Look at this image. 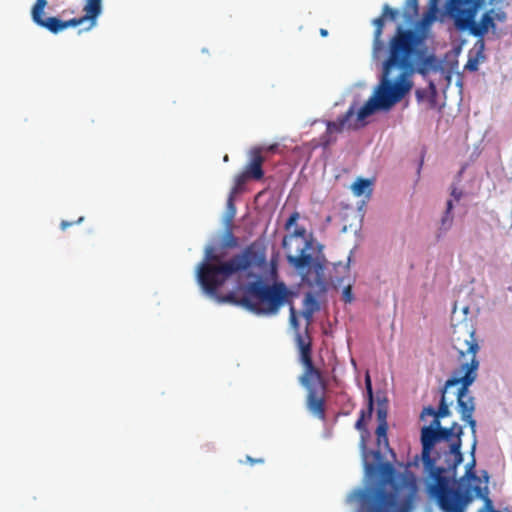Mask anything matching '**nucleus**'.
I'll list each match as a JSON object with an SVG mask.
<instances>
[{
	"label": "nucleus",
	"instance_id": "0e129e2a",
	"mask_svg": "<svg viewBox=\"0 0 512 512\" xmlns=\"http://www.w3.org/2000/svg\"><path fill=\"white\" fill-rule=\"evenodd\" d=\"M361 97L358 93L354 94L352 101H357V108H359Z\"/></svg>",
	"mask_w": 512,
	"mask_h": 512
},
{
	"label": "nucleus",
	"instance_id": "ea45409f",
	"mask_svg": "<svg viewBox=\"0 0 512 512\" xmlns=\"http://www.w3.org/2000/svg\"><path fill=\"white\" fill-rule=\"evenodd\" d=\"M464 423L468 425L471 431L472 440L477 439V421L474 416L467 418L466 420H462Z\"/></svg>",
	"mask_w": 512,
	"mask_h": 512
},
{
	"label": "nucleus",
	"instance_id": "6ab92c4d",
	"mask_svg": "<svg viewBox=\"0 0 512 512\" xmlns=\"http://www.w3.org/2000/svg\"><path fill=\"white\" fill-rule=\"evenodd\" d=\"M385 21L386 19L382 14L379 17L374 18L372 20V25L375 26L372 51V56L374 60H378L383 54L387 55V48L385 46L384 41L381 39Z\"/></svg>",
	"mask_w": 512,
	"mask_h": 512
},
{
	"label": "nucleus",
	"instance_id": "5fc2aeb1",
	"mask_svg": "<svg viewBox=\"0 0 512 512\" xmlns=\"http://www.w3.org/2000/svg\"><path fill=\"white\" fill-rule=\"evenodd\" d=\"M246 462L249 463L250 465L263 464L264 459L263 458H252L251 456H246Z\"/></svg>",
	"mask_w": 512,
	"mask_h": 512
},
{
	"label": "nucleus",
	"instance_id": "37998d69",
	"mask_svg": "<svg viewBox=\"0 0 512 512\" xmlns=\"http://www.w3.org/2000/svg\"><path fill=\"white\" fill-rule=\"evenodd\" d=\"M427 95H428V92L426 89L418 88L415 91V96L419 103L423 102L425 99H427Z\"/></svg>",
	"mask_w": 512,
	"mask_h": 512
},
{
	"label": "nucleus",
	"instance_id": "3c124183",
	"mask_svg": "<svg viewBox=\"0 0 512 512\" xmlns=\"http://www.w3.org/2000/svg\"><path fill=\"white\" fill-rule=\"evenodd\" d=\"M437 97H438V93L436 94H432V93H428L427 95V101L429 103V105L434 108L437 104Z\"/></svg>",
	"mask_w": 512,
	"mask_h": 512
},
{
	"label": "nucleus",
	"instance_id": "72a5a7b5",
	"mask_svg": "<svg viewBox=\"0 0 512 512\" xmlns=\"http://www.w3.org/2000/svg\"><path fill=\"white\" fill-rule=\"evenodd\" d=\"M455 386H459V383L452 377L450 376L446 381L445 383L443 384L442 387H440L439 389V394H440V397H446V394L448 392V390L452 387H455Z\"/></svg>",
	"mask_w": 512,
	"mask_h": 512
},
{
	"label": "nucleus",
	"instance_id": "13d9d810",
	"mask_svg": "<svg viewBox=\"0 0 512 512\" xmlns=\"http://www.w3.org/2000/svg\"><path fill=\"white\" fill-rule=\"evenodd\" d=\"M462 49L463 48H461V45L453 44L451 52L455 57H457L461 54Z\"/></svg>",
	"mask_w": 512,
	"mask_h": 512
},
{
	"label": "nucleus",
	"instance_id": "f704fd0d",
	"mask_svg": "<svg viewBox=\"0 0 512 512\" xmlns=\"http://www.w3.org/2000/svg\"><path fill=\"white\" fill-rule=\"evenodd\" d=\"M48 5L47 0H36L34 5L31 8V16L35 15L38 18L40 13H44L45 8Z\"/></svg>",
	"mask_w": 512,
	"mask_h": 512
},
{
	"label": "nucleus",
	"instance_id": "a18cd8bd",
	"mask_svg": "<svg viewBox=\"0 0 512 512\" xmlns=\"http://www.w3.org/2000/svg\"><path fill=\"white\" fill-rule=\"evenodd\" d=\"M247 178H250L249 175L247 174L246 171H244L243 173L237 175L235 177V183H236V186L239 187L241 186L242 184L245 183L246 179Z\"/></svg>",
	"mask_w": 512,
	"mask_h": 512
},
{
	"label": "nucleus",
	"instance_id": "dca6fc26",
	"mask_svg": "<svg viewBox=\"0 0 512 512\" xmlns=\"http://www.w3.org/2000/svg\"><path fill=\"white\" fill-rule=\"evenodd\" d=\"M427 417H432V420L429 424L423 425L420 428L419 436L421 447L424 448L425 452L430 446H432V444H434V440L444 427L441 423L442 418L436 416L435 414H426V418Z\"/></svg>",
	"mask_w": 512,
	"mask_h": 512
},
{
	"label": "nucleus",
	"instance_id": "9d476101",
	"mask_svg": "<svg viewBox=\"0 0 512 512\" xmlns=\"http://www.w3.org/2000/svg\"><path fill=\"white\" fill-rule=\"evenodd\" d=\"M84 15L79 18H73L67 21H63L57 17H44V13H40L38 18L32 15L33 22L39 27L45 28L51 33L57 34L68 27H76L83 24L85 21L90 23L89 28L91 29L96 26L97 18L102 13V0H86L83 6Z\"/></svg>",
	"mask_w": 512,
	"mask_h": 512
},
{
	"label": "nucleus",
	"instance_id": "f03ea898",
	"mask_svg": "<svg viewBox=\"0 0 512 512\" xmlns=\"http://www.w3.org/2000/svg\"><path fill=\"white\" fill-rule=\"evenodd\" d=\"M434 17L424 15L416 22L419 31L398 25L389 40L387 56L381 63L379 81L390 95L392 104L401 102L412 90L413 75L426 78L430 73L442 71L445 58H439L425 41Z\"/></svg>",
	"mask_w": 512,
	"mask_h": 512
},
{
	"label": "nucleus",
	"instance_id": "e433bc0d",
	"mask_svg": "<svg viewBox=\"0 0 512 512\" xmlns=\"http://www.w3.org/2000/svg\"><path fill=\"white\" fill-rule=\"evenodd\" d=\"M324 359L322 358V420L325 419V390H326V379H325V373H324Z\"/></svg>",
	"mask_w": 512,
	"mask_h": 512
},
{
	"label": "nucleus",
	"instance_id": "f257e3e1",
	"mask_svg": "<svg viewBox=\"0 0 512 512\" xmlns=\"http://www.w3.org/2000/svg\"><path fill=\"white\" fill-rule=\"evenodd\" d=\"M442 457L443 451H432L427 457L421 447L420 455H415L407 463L392 459L398 474L393 482L388 483L379 475L371 488H354L346 496L345 502L354 512H413L419 487L417 476L410 468L417 467L421 462L425 491L437 504L443 473H447V468L438 465Z\"/></svg>",
	"mask_w": 512,
	"mask_h": 512
},
{
	"label": "nucleus",
	"instance_id": "4be33fe9",
	"mask_svg": "<svg viewBox=\"0 0 512 512\" xmlns=\"http://www.w3.org/2000/svg\"><path fill=\"white\" fill-rule=\"evenodd\" d=\"M456 440L455 434L451 427H443L436 439L434 440V444L428 448L425 452V455L428 457L429 453L432 451H446L449 445Z\"/></svg>",
	"mask_w": 512,
	"mask_h": 512
},
{
	"label": "nucleus",
	"instance_id": "4c0bfd02",
	"mask_svg": "<svg viewBox=\"0 0 512 512\" xmlns=\"http://www.w3.org/2000/svg\"><path fill=\"white\" fill-rule=\"evenodd\" d=\"M450 195L453 198L452 200L454 202V201H460L461 198L463 197L464 193H463L462 189H459L457 187V184L455 182H453L450 186Z\"/></svg>",
	"mask_w": 512,
	"mask_h": 512
},
{
	"label": "nucleus",
	"instance_id": "79ce46f5",
	"mask_svg": "<svg viewBox=\"0 0 512 512\" xmlns=\"http://www.w3.org/2000/svg\"><path fill=\"white\" fill-rule=\"evenodd\" d=\"M298 218L299 214L297 212L292 213L285 224L286 230L291 231L292 226L295 225Z\"/></svg>",
	"mask_w": 512,
	"mask_h": 512
},
{
	"label": "nucleus",
	"instance_id": "412c9836",
	"mask_svg": "<svg viewBox=\"0 0 512 512\" xmlns=\"http://www.w3.org/2000/svg\"><path fill=\"white\" fill-rule=\"evenodd\" d=\"M452 402L447 401V397H439L438 406L432 405L424 406L420 412L419 420L426 421V414H435L436 416L444 419L452 416L451 406Z\"/></svg>",
	"mask_w": 512,
	"mask_h": 512
},
{
	"label": "nucleus",
	"instance_id": "49530a36",
	"mask_svg": "<svg viewBox=\"0 0 512 512\" xmlns=\"http://www.w3.org/2000/svg\"><path fill=\"white\" fill-rule=\"evenodd\" d=\"M437 73H440L444 76L445 80L447 81L448 84H450L451 82V79H452V75H453V71L452 70H448L444 65H443V69L442 71H438Z\"/></svg>",
	"mask_w": 512,
	"mask_h": 512
},
{
	"label": "nucleus",
	"instance_id": "bb28decb",
	"mask_svg": "<svg viewBox=\"0 0 512 512\" xmlns=\"http://www.w3.org/2000/svg\"><path fill=\"white\" fill-rule=\"evenodd\" d=\"M403 10V17L405 22L409 25H413L414 27L412 29L419 31V28L416 24L418 20H415V17H417L419 13V1L406 0Z\"/></svg>",
	"mask_w": 512,
	"mask_h": 512
},
{
	"label": "nucleus",
	"instance_id": "6e6d98bb",
	"mask_svg": "<svg viewBox=\"0 0 512 512\" xmlns=\"http://www.w3.org/2000/svg\"><path fill=\"white\" fill-rule=\"evenodd\" d=\"M479 476L481 478V481L483 480L484 483H485V486H487V484L489 482V479H490V475H489L488 471L487 470H481Z\"/></svg>",
	"mask_w": 512,
	"mask_h": 512
},
{
	"label": "nucleus",
	"instance_id": "5701e85b",
	"mask_svg": "<svg viewBox=\"0 0 512 512\" xmlns=\"http://www.w3.org/2000/svg\"><path fill=\"white\" fill-rule=\"evenodd\" d=\"M374 179L357 177L351 185V191L356 197H363L370 200L373 194Z\"/></svg>",
	"mask_w": 512,
	"mask_h": 512
},
{
	"label": "nucleus",
	"instance_id": "09e8293b",
	"mask_svg": "<svg viewBox=\"0 0 512 512\" xmlns=\"http://www.w3.org/2000/svg\"><path fill=\"white\" fill-rule=\"evenodd\" d=\"M354 428L357 430V431H363L365 429H367V422H365L364 420L358 418L355 422V425H354Z\"/></svg>",
	"mask_w": 512,
	"mask_h": 512
},
{
	"label": "nucleus",
	"instance_id": "c85d7f7f",
	"mask_svg": "<svg viewBox=\"0 0 512 512\" xmlns=\"http://www.w3.org/2000/svg\"><path fill=\"white\" fill-rule=\"evenodd\" d=\"M221 246L223 248H235L238 246V240L234 236L233 231L230 227L226 228L222 239H221Z\"/></svg>",
	"mask_w": 512,
	"mask_h": 512
},
{
	"label": "nucleus",
	"instance_id": "864d4df0",
	"mask_svg": "<svg viewBox=\"0 0 512 512\" xmlns=\"http://www.w3.org/2000/svg\"><path fill=\"white\" fill-rule=\"evenodd\" d=\"M427 92L428 93H432V94H436L438 93V90H437V86L435 84V82L433 80H429L428 81V85H427Z\"/></svg>",
	"mask_w": 512,
	"mask_h": 512
},
{
	"label": "nucleus",
	"instance_id": "338daca9",
	"mask_svg": "<svg viewBox=\"0 0 512 512\" xmlns=\"http://www.w3.org/2000/svg\"><path fill=\"white\" fill-rule=\"evenodd\" d=\"M466 43H467L466 39L461 38L457 44L461 45V48H463Z\"/></svg>",
	"mask_w": 512,
	"mask_h": 512
},
{
	"label": "nucleus",
	"instance_id": "4d7b16f0",
	"mask_svg": "<svg viewBox=\"0 0 512 512\" xmlns=\"http://www.w3.org/2000/svg\"><path fill=\"white\" fill-rule=\"evenodd\" d=\"M369 200H366L365 198H363L359 203H358V212L361 213V216L363 217L364 216V208L366 206V203L368 202Z\"/></svg>",
	"mask_w": 512,
	"mask_h": 512
},
{
	"label": "nucleus",
	"instance_id": "8fccbe9b",
	"mask_svg": "<svg viewBox=\"0 0 512 512\" xmlns=\"http://www.w3.org/2000/svg\"><path fill=\"white\" fill-rule=\"evenodd\" d=\"M354 428L357 430V431H363L365 429H367V422H365L364 420L358 418L355 422V425H354Z\"/></svg>",
	"mask_w": 512,
	"mask_h": 512
},
{
	"label": "nucleus",
	"instance_id": "c9c22d12",
	"mask_svg": "<svg viewBox=\"0 0 512 512\" xmlns=\"http://www.w3.org/2000/svg\"><path fill=\"white\" fill-rule=\"evenodd\" d=\"M468 34L477 38V40L471 50H473V52L481 51V52L485 53V48H486L485 37H482V35H480V34H474V33H468Z\"/></svg>",
	"mask_w": 512,
	"mask_h": 512
},
{
	"label": "nucleus",
	"instance_id": "052dcab7",
	"mask_svg": "<svg viewBox=\"0 0 512 512\" xmlns=\"http://www.w3.org/2000/svg\"><path fill=\"white\" fill-rule=\"evenodd\" d=\"M424 154H425V151H422L421 157H420V160H419V163H418V167H417V174L418 175H420V172H421V169H422V166H423V163H424Z\"/></svg>",
	"mask_w": 512,
	"mask_h": 512
},
{
	"label": "nucleus",
	"instance_id": "f3484780",
	"mask_svg": "<svg viewBox=\"0 0 512 512\" xmlns=\"http://www.w3.org/2000/svg\"><path fill=\"white\" fill-rule=\"evenodd\" d=\"M475 409V397L470 394V389L458 387L456 392V410L460 414L461 420L472 417Z\"/></svg>",
	"mask_w": 512,
	"mask_h": 512
},
{
	"label": "nucleus",
	"instance_id": "774afa93",
	"mask_svg": "<svg viewBox=\"0 0 512 512\" xmlns=\"http://www.w3.org/2000/svg\"><path fill=\"white\" fill-rule=\"evenodd\" d=\"M489 5L501 4L502 2H498V0H487Z\"/></svg>",
	"mask_w": 512,
	"mask_h": 512
},
{
	"label": "nucleus",
	"instance_id": "e2e57ef3",
	"mask_svg": "<svg viewBox=\"0 0 512 512\" xmlns=\"http://www.w3.org/2000/svg\"><path fill=\"white\" fill-rule=\"evenodd\" d=\"M458 66V60H453V61H450L449 62V68H447L448 70H452L454 72V69L457 68Z\"/></svg>",
	"mask_w": 512,
	"mask_h": 512
},
{
	"label": "nucleus",
	"instance_id": "20e7f679",
	"mask_svg": "<svg viewBox=\"0 0 512 512\" xmlns=\"http://www.w3.org/2000/svg\"><path fill=\"white\" fill-rule=\"evenodd\" d=\"M396 104L390 101V95L384 89L381 83L374 87L371 96L362 106L357 108V101H352L347 111L339 115L335 120H322L326 126V131L322 134V150L327 149L337 141V134L344 129L357 131L366 127L369 122L368 117L378 113H387L393 109Z\"/></svg>",
	"mask_w": 512,
	"mask_h": 512
},
{
	"label": "nucleus",
	"instance_id": "393cba45",
	"mask_svg": "<svg viewBox=\"0 0 512 512\" xmlns=\"http://www.w3.org/2000/svg\"><path fill=\"white\" fill-rule=\"evenodd\" d=\"M453 210H454L453 200H447L444 213H443V215L441 217L440 227H439L438 233L436 235V238H437L438 241L452 227V224H453Z\"/></svg>",
	"mask_w": 512,
	"mask_h": 512
},
{
	"label": "nucleus",
	"instance_id": "58836bf2",
	"mask_svg": "<svg viewBox=\"0 0 512 512\" xmlns=\"http://www.w3.org/2000/svg\"><path fill=\"white\" fill-rule=\"evenodd\" d=\"M242 300H243V296L241 298H238L233 292H231L221 298L222 302H228V303L240 305V306H242Z\"/></svg>",
	"mask_w": 512,
	"mask_h": 512
},
{
	"label": "nucleus",
	"instance_id": "a878e982",
	"mask_svg": "<svg viewBox=\"0 0 512 512\" xmlns=\"http://www.w3.org/2000/svg\"><path fill=\"white\" fill-rule=\"evenodd\" d=\"M388 429H389L388 423H377V427L375 430L376 443H377V446L379 449L381 446H384V448L391 455V458L393 460H396V452L389 445Z\"/></svg>",
	"mask_w": 512,
	"mask_h": 512
},
{
	"label": "nucleus",
	"instance_id": "39448f33",
	"mask_svg": "<svg viewBox=\"0 0 512 512\" xmlns=\"http://www.w3.org/2000/svg\"><path fill=\"white\" fill-rule=\"evenodd\" d=\"M452 456L444 457L447 473H443L437 506L442 512H466L472 502L471 493L480 490L481 478L476 471V459H471L465 466V474L456 479L457 469H450Z\"/></svg>",
	"mask_w": 512,
	"mask_h": 512
},
{
	"label": "nucleus",
	"instance_id": "2eb2a0df",
	"mask_svg": "<svg viewBox=\"0 0 512 512\" xmlns=\"http://www.w3.org/2000/svg\"><path fill=\"white\" fill-rule=\"evenodd\" d=\"M451 429L453 430L456 440L449 445L446 451H443L444 457L452 456L451 464L449 463L450 469H457L464 461V454L462 452L463 441L462 437L464 435V427L460 425L458 422L454 421L451 424Z\"/></svg>",
	"mask_w": 512,
	"mask_h": 512
},
{
	"label": "nucleus",
	"instance_id": "aec40b11",
	"mask_svg": "<svg viewBox=\"0 0 512 512\" xmlns=\"http://www.w3.org/2000/svg\"><path fill=\"white\" fill-rule=\"evenodd\" d=\"M264 157L262 156L261 148H253L250 151V161L246 166L245 171L250 178L260 180L264 176L262 165L264 163Z\"/></svg>",
	"mask_w": 512,
	"mask_h": 512
},
{
	"label": "nucleus",
	"instance_id": "b1692460",
	"mask_svg": "<svg viewBox=\"0 0 512 512\" xmlns=\"http://www.w3.org/2000/svg\"><path fill=\"white\" fill-rule=\"evenodd\" d=\"M481 493L475 490L471 493L472 501L474 499H480L483 501V506L477 510V512H511L509 508H505L503 511L495 508L493 501L489 498L488 486H480Z\"/></svg>",
	"mask_w": 512,
	"mask_h": 512
},
{
	"label": "nucleus",
	"instance_id": "680f3d73",
	"mask_svg": "<svg viewBox=\"0 0 512 512\" xmlns=\"http://www.w3.org/2000/svg\"><path fill=\"white\" fill-rule=\"evenodd\" d=\"M464 170H465V168H464V167H462V168L460 169V171L457 173V175L455 176V181H454V182H455L456 184H458V183L461 181V177H462V174H463Z\"/></svg>",
	"mask_w": 512,
	"mask_h": 512
},
{
	"label": "nucleus",
	"instance_id": "603ef678",
	"mask_svg": "<svg viewBox=\"0 0 512 512\" xmlns=\"http://www.w3.org/2000/svg\"><path fill=\"white\" fill-rule=\"evenodd\" d=\"M477 443H478L477 439L472 440L471 448L469 451V455H470L471 459H476L475 454H476V449H477Z\"/></svg>",
	"mask_w": 512,
	"mask_h": 512
},
{
	"label": "nucleus",
	"instance_id": "cd10ccee",
	"mask_svg": "<svg viewBox=\"0 0 512 512\" xmlns=\"http://www.w3.org/2000/svg\"><path fill=\"white\" fill-rule=\"evenodd\" d=\"M375 403H377L376 409V417L377 423H388V409H389V401L385 394L380 395V391L377 392V397L375 398Z\"/></svg>",
	"mask_w": 512,
	"mask_h": 512
},
{
	"label": "nucleus",
	"instance_id": "a211bd4d",
	"mask_svg": "<svg viewBox=\"0 0 512 512\" xmlns=\"http://www.w3.org/2000/svg\"><path fill=\"white\" fill-rule=\"evenodd\" d=\"M365 383V393L364 398L366 401V408H363L359 411L360 419L365 422H369L372 419L373 413L375 411V393L373 389L372 379L370 373L367 371L364 377Z\"/></svg>",
	"mask_w": 512,
	"mask_h": 512
},
{
	"label": "nucleus",
	"instance_id": "4468645a",
	"mask_svg": "<svg viewBox=\"0 0 512 512\" xmlns=\"http://www.w3.org/2000/svg\"><path fill=\"white\" fill-rule=\"evenodd\" d=\"M479 366L477 357H472L469 362L462 363L458 369L453 370L451 376L459 383V387L470 389L477 380Z\"/></svg>",
	"mask_w": 512,
	"mask_h": 512
},
{
	"label": "nucleus",
	"instance_id": "ddd939ff",
	"mask_svg": "<svg viewBox=\"0 0 512 512\" xmlns=\"http://www.w3.org/2000/svg\"><path fill=\"white\" fill-rule=\"evenodd\" d=\"M492 13L493 8L485 11L479 21L476 20L477 15L458 18V21L453 23L454 28L459 33H474L485 37L489 32L495 33L497 30V24L492 17Z\"/></svg>",
	"mask_w": 512,
	"mask_h": 512
},
{
	"label": "nucleus",
	"instance_id": "1a4fd4ad",
	"mask_svg": "<svg viewBox=\"0 0 512 512\" xmlns=\"http://www.w3.org/2000/svg\"><path fill=\"white\" fill-rule=\"evenodd\" d=\"M370 439L371 432L368 428L360 431L359 448L364 468V475L363 486H360L359 488H371L373 482H375V479L379 475H382V478L388 483H391V481L393 482L398 475L395 471V465L391 461L384 459V455L379 448H368V442Z\"/></svg>",
	"mask_w": 512,
	"mask_h": 512
},
{
	"label": "nucleus",
	"instance_id": "bf43d9fd",
	"mask_svg": "<svg viewBox=\"0 0 512 512\" xmlns=\"http://www.w3.org/2000/svg\"><path fill=\"white\" fill-rule=\"evenodd\" d=\"M473 57L477 58L478 61L482 62L486 59V55L484 52L481 51H474Z\"/></svg>",
	"mask_w": 512,
	"mask_h": 512
},
{
	"label": "nucleus",
	"instance_id": "2f4dec72",
	"mask_svg": "<svg viewBox=\"0 0 512 512\" xmlns=\"http://www.w3.org/2000/svg\"><path fill=\"white\" fill-rule=\"evenodd\" d=\"M480 61L473 57V50L468 53V60L464 66V70L468 72H477L479 69Z\"/></svg>",
	"mask_w": 512,
	"mask_h": 512
},
{
	"label": "nucleus",
	"instance_id": "0eeeda50",
	"mask_svg": "<svg viewBox=\"0 0 512 512\" xmlns=\"http://www.w3.org/2000/svg\"><path fill=\"white\" fill-rule=\"evenodd\" d=\"M292 296L284 282L270 284L258 279L244 286L242 307L257 314L275 315L284 305L291 303Z\"/></svg>",
	"mask_w": 512,
	"mask_h": 512
},
{
	"label": "nucleus",
	"instance_id": "c03bdc74",
	"mask_svg": "<svg viewBox=\"0 0 512 512\" xmlns=\"http://www.w3.org/2000/svg\"><path fill=\"white\" fill-rule=\"evenodd\" d=\"M83 220H84L83 217H79L76 221H66V220H63L60 223V228H61V230H66L68 227H70V226H72L74 224H79Z\"/></svg>",
	"mask_w": 512,
	"mask_h": 512
},
{
	"label": "nucleus",
	"instance_id": "de8ad7c7",
	"mask_svg": "<svg viewBox=\"0 0 512 512\" xmlns=\"http://www.w3.org/2000/svg\"><path fill=\"white\" fill-rule=\"evenodd\" d=\"M228 212L230 214V218L232 219L235 216L236 208L233 203V196L231 195L228 199Z\"/></svg>",
	"mask_w": 512,
	"mask_h": 512
},
{
	"label": "nucleus",
	"instance_id": "69168bd1",
	"mask_svg": "<svg viewBox=\"0 0 512 512\" xmlns=\"http://www.w3.org/2000/svg\"><path fill=\"white\" fill-rule=\"evenodd\" d=\"M353 87L365 88L366 83L364 81H359V82L355 83Z\"/></svg>",
	"mask_w": 512,
	"mask_h": 512
},
{
	"label": "nucleus",
	"instance_id": "9b49d317",
	"mask_svg": "<svg viewBox=\"0 0 512 512\" xmlns=\"http://www.w3.org/2000/svg\"><path fill=\"white\" fill-rule=\"evenodd\" d=\"M485 5L486 0H429V12L434 19L447 17L455 23L458 18L478 15Z\"/></svg>",
	"mask_w": 512,
	"mask_h": 512
},
{
	"label": "nucleus",
	"instance_id": "a19ab883",
	"mask_svg": "<svg viewBox=\"0 0 512 512\" xmlns=\"http://www.w3.org/2000/svg\"><path fill=\"white\" fill-rule=\"evenodd\" d=\"M492 17L495 22H505L507 20V13L503 9L495 10L493 8Z\"/></svg>",
	"mask_w": 512,
	"mask_h": 512
},
{
	"label": "nucleus",
	"instance_id": "423d86ee",
	"mask_svg": "<svg viewBox=\"0 0 512 512\" xmlns=\"http://www.w3.org/2000/svg\"><path fill=\"white\" fill-rule=\"evenodd\" d=\"M287 262L309 286L320 285V259L312 255L313 243L304 228L291 231L283 239Z\"/></svg>",
	"mask_w": 512,
	"mask_h": 512
},
{
	"label": "nucleus",
	"instance_id": "6e6552de",
	"mask_svg": "<svg viewBox=\"0 0 512 512\" xmlns=\"http://www.w3.org/2000/svg\"><path fill=\"white\" fill-rule=\"evenodd\" d=\"M290 325L296 330L295 340L299 350V360L304 368L299 381L307 391V407L313 414L320 416V368H317L312 360L310 336L298 332V319L292 305L290 306Z\"/></svg>",
	"mask_w": 512,
	"mask_h": 512
},
{
	"label": "nucleus",
	"instance_id": "473e14b6",
	"mask_svg": "<svg viewBox=\"0 0 512 512\" xmlns=\"http://www.w3.org/2000/svg\"><path fill=\"white\" fill-rule=\"evenodd\" d=\"M470 336H471L472 340L466 341V343L468 345V349H467L466 353L471 354L472 357H476L477 352L480 350V346L477 343V341L474 339V336H475L474 330L471 332Z\"/></svg>",
	"mask_w": 512,
	"mask_h": 512
},
{
	"label": "nucleus",
	"instance_id": "7c9ffc66",
	"mask_svg": "<svg viewBox=\"0 0 512 512\" xmlns=\"http://www.w3.org/2000/svg\"><path fill=\"white\" fill-rule=\"evenodd\" d=\"M382 15L386 20L395 22L399 16V10L392 8L388 3H385L382 7Z\"/></svg>",
	"mask_w": 512,
	"mask_h": 512
},
{
	"label": "nucleus",
	"instance_id": "f8f14e48",
	"mask_svg": "<svg viewBox=\"0 0 512 512\" xmlns=\"http://www.w3.org/2000/svg\"><path fill=\"white\" fill-rule=\"evenodd\" d=\"M349 263L348 257L347 264L343 265L341 262L334 264L335 275H330L329 279L324 277V270L327 269L328 261L322 254V296L328 291L330 287L338 290L342 287L341 299L345 303H352L355 299L352 282L349 276Z\"/></svg>",
	"mask_w": 512,
	"mask_h": 512
},
{
	"label": "nucleus",
	"instance_id": "c756f323",
	"mask_svg": "<svg viewBox=\"0 0 512 512\" xmlns=\"http://www.w3.org/2000/svg\"><path fill=\"white\" fill-rule=\"evenodd\" d=\"M306 304H307V307L304 309V311L302 312V315L303 317L306 319L307 321V324L310 323L311 321V318H312V314L315 310V308L317 307V302L312 298V296L310 294H308L306 296Z\"/></svg>",
	"mask_w": 512,
	"mask_h": 512
},
{
	"label": "nucleus",
	"instance_id": "7ed1b4c3",
	"mask_svg": "<svg viewBox=\"0 0 512 512\" xmlns=\"http://www.w3.org/2000/svg\"><path fill=\"white\" fill-rule=\"evenodd\" d=\"M265 264V249L256 243L248 245L241 253L224 262L220 260L213 247H208L205 250V260L198 266L197 279L207 294L216 296L218 288L230 276L251 267H262Z\"/></svg>",
	"mask_w": 512,
	"mask_h": 512
}]
</instances>
